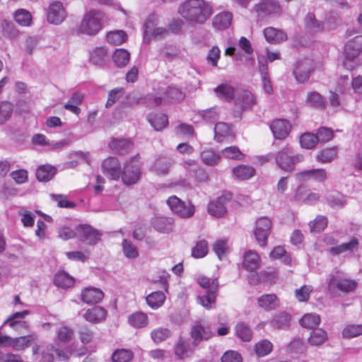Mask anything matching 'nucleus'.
Masks as SVG:
<instances>
[{
	"label": "nucleus",
	"instance_id": "1",
	"mask_svg": "<svg viewBox=\"0 0 362 362\" xmlns=\"http://www.w3.org/2000/svg\"><path fill=\"white\" fill-rule=\"evenodd\" d=\"M178 13L190 25H203L212 16L214 7L205 0H187L179 6Z\"/></svg>",
	"mask_w": 362,
	"mask_h": 362
},
{
	"label": "nucleus",
	"instance_id": "2",
	"mask_svg": "<svg viewBox=\"0 0 362 362\" xmlns=\"http://www.w3.org/2000/svg\"><path fill=\"white\" fill-rule=\"evenodd\" d=\"M104 22L103 12L90 9L84 14L78 25V32L89 36L96 35L102 29Z\"/></svg>",
	"mask_w": 362,
	"mask_h": 362
},
{
	"label": "nucleus",
	"instance_id": "3",
	"mask_svg": "<svg viewBox=\"0 0 362 362\" xmlns=\"http://www.w3.org/2000/svg\"><path fill=\"white\" fill-rule=\"evenodd\" d=\"M304 157L302 154L295 153L292 147L286 145L276 153L275 162L277 166L288 173L295 170V166L297 163L303 160Z\"/></svg>",
	"mask_w": 362,
	"mask_h": 362
},
{
	"label": "nucleus",
	"instance_id": "4",
	"mask_svg": "<svg viewBox=\"0 0 362 362\" xmlns=\"http://www.w3.org/2000/svg\"><path fill=\"white\" fill-rule=\"evenodd\" d=\"M139 154L132 157L123 165L121 171V179L124 185L131 186L136 184L141 179V163L138 160Z\"/></svg>",
	"mask_w": 362,
	"mask_h": 362
},
{
	"label": "nucleus",
	"instance_id": "5",
	"mask_svg": "<svg viewBox=\"0 0 362 362\" xmlns=\"http://www.w3.org/2000/svg\"><path fill=\"white\" fill-rule=\"evenodd\" d=\"M357 286L358 283L355 280L343 278L336 272L329 276L327 290L329 293L336 296L339 291L344 293L353 292Z\"/></svg>",
	"mask_w": 362,
	"mask_h": 362
},
{
	"label": "nucleus",
	"instance_id": "6",
	"mask_svg": "<svg viewBox=\"0 0 362 362\" xmlns=\"http://www.w3.org/2000/svg\"><path fill=\"white\" fill-rule=\"evenodd\" d=\"M362 52V35H357L349 40L344 47V66L349 70L354 69L357 64L355 59Z\"/></svg>",
	"mask_w": 362,
	"mask_h": 362
},
{
	"label": "nucleus",
	"instance_id": "7",
	"mask_svg": "<svg viewBox=\"0 0 362 362\" xmlns=\"http://www.w3.org/2000/svg\"><path fill=\"white\" fill-rule=\"evenodd\" d=\"M165 94L164 98L148 95L146 97L148 105L156 107L166 103H175L182 100L185 97V94L182 89L174 85L169 86Z\"/></svg>",
	"mask_w": 362,
	"mask_h": 362
},
{
	"label": "nucleus",
	"instance_id": "8",
	"mask_svg": "<svg viewBox=\"0 0 362 362\" xmlns=\"http://www.w3.org/2000/svg\"><path fill=\"white\" fill-rule=\"evenodd\" d=\"M253 10L259 18H276L282 13V8L277 0H260Z\"/></svg>",
	"mask_w": 362,
	"mask_h": 362
},
{
	"label": "nucleus",
	"instance_id": "9",
	"mask_svg": "<svg viewBox=\"0 0 362 362\" xmlns=\"http://www.w3.org/2000/svg\"><path fill=\"white\" fill-rule=\"evenodd\" d=\"M167 204L172 211L181 218H188L194 214V206L191 202H185L176 196L170 197Z\"/></svg>",
	"mask_w": 362,
	"mask_h": 362
},
{
	"label": "nucleus",
	"instance_id": "10",
	"mask_svg": "<svg viewBox=\"0 0 362 362\" xmlns=\"http://www.w3.org/2000/svg\"><path fill=\"white\" fill-rule=\"evenodd\" d=\"M102 237V233L88 224H81L77 226V238L88 245H95Z\"/></svg>",
	"mask_w": 362,
	"mask_h": 362
},
{
	"label": "nucleus",
	"instance_id": "11",
	"mask_svg": "<svg viewBox=\"0 0 362 362\" xmlns=\"http://www.w3.org/2000/svg\"><path fill=\"white\" fill-rule=\"evenodd\" d=\"M232 198L230 192H224L215 200L211 201L208 204V212L212 216L220 218L225 216L227 213L226 204H228Z\"/></svg>",
	"mask_w": 362,
	"mask_h": 362
},
{
	"label": "nucleus",
	"instance_id": "12",
	"mask_svg": "<svg viewBox=\"0 0 362 362\" xmlns=\"http://www.w3.org/2000/svg\"><path fill=\"white\" fill-rule=\"evenodd\" d=\"M272 221L264 216L258 218L256 221V226L254 234L258 244L261 247H265L267 245V239L271 233Z\"/></svg>",
	"mask_w": 362,
	"mask_h": 362
},
{
	"label": "nucleus",
	"instance_id": "13",
	"mask_svg": "<svg viewBox=\"0 0 362 362\" xmlns=\"http://www.w3.org/2000/svg\"><path fill=\"white\" fill-rule=\"evenodd\" d=\"M103 174L109 179L118 180L121 176V165L115 157H109L102 163Z\"/></svg>",
	"mask_w": 362,
	"mask_h": 362
},
{
	"label": "nucleus",
	"instance_id": "14",
	"mask_svg": "<svg viewBox=\"0 0 362 362\" xmlns=\"http://www.w3.org/2000/svg\"><path fill=\"white\" fill-rule=\"evenodd\" d=\"M313 63L309 59H304L296 62L293 69V75L298 83L307 81L313 71Z\"/></svg>",
	"mask_w": 362,
	"mask_h": 362
},
{
	"label": "nucleus",
	"instance_id": "15",
	"mask_svg": "<svg viewBox=\"0 0 362 362\" xmlns=\"http://www.w3.org/2000/svg\"><path fill=\"white\" fill-rule=\"evenodd\" d=\"M66 11L59 1L52 2L47 13V20L49 23L59 25L64 21L66 18Z\"/></svg>",
	"mask_w": 362,
	"mask_h": 362
},
{
	"label": "nucleus",
	"instance_id": "16",
	"mask_svg": "<svg viewBox=\"0 0 362 362\" xmlns=\"http://www.w3.org/2000/svg\"><path fill=\"white\" fill-rule=\"evenodd\" d=\"M196 346L192 344L189 339L180 337L174 347L175 354L180 360L185 359L194 353Z\"/></svg>",
	"mask_w": 362,
	"mask_h": 362
},
{
	"label": "nucleus",
	"instance_id": "17",
	"mask_svg": "<svg viewBox=\"0 0 362 362\" xmlns=\"http://www.w3.org/2000/svg\"><path fill=\"white\" fill-rule=\"evenodd\" d=\"M291 125L286 119H276L270 124V129L276 139H284L291 131Z\"/></svg>",
	"mask_w": 362,
	"mask_h": 362
},
{
	"label": "nucleus",
	"instance_id": "18",
	"mask_svg": "<svg viewBox=\"0 0 362 362\" xmlns=\"http://www.w3.org/2000/svg\"><path fill=\"white\" fill-rule=\"evenodd\" d=\"M214 335L209 327L196 325L191 329L190 336L193 339L192 344L197 346L202 340H207Z\"/></svg>",
	"mask_w": 362,
	"mask_h": 362
},
{
	"label": "nucleus",
	"instance_id": "19",
	"mask_svg": "<svg viewBox=\"0 0 362 362\" xmlns=\"http://www.w3.org/2000/svg\"><path fill=\"white\" fill-rule=\"evenodd\" d=\"M104 298L103 292L97 288H85L81 293V300L87 304H96Z\"/></svg>",
	"mask_w": 362,
	"mask_h": 362
},
{
	"label": "nucleus",
	"instance_id": "20",
	"mask_svg": "<svg viewBox=\"0 0 362 362\" xmlns=\"http://www.w3.org/2000/svg\"><path fill=\"white\" fill-rule=\"evenodd\" d=\"M325 199L332 208H343L347 204V197L336 190L327 192Z\"/></svg>",
	"mask_w": 362,
	"mask_h": 362
},
{
	"label": "nucleus",
	"instance_id": "21",
	"mask_svg": "<svg viewBox=\"0 0 362 362\" xmlns=\"http://www.w3.org/2000/svg\"><path fill=\"white\" fill-rule=\"evenodd\" d=\"M358 247V239L356 237H352L349 242L332 247L329 251L332 255L336 256L345 252H354L357 251Z\"/></svg>",
	"mask_w": 362,
	"mask_h": 362
},
{
	"label": "nucleus",
	"instance_id": "22",
	"mask_svg": "<svg viewBox=\"0 0 362 362\" xmlns=\"http://www.w3.org/2000/svg\"><path fill=\"white\" fill-rule=\"evenodd\" d=\"M151 225L160 233H169L173 229L174 219L171 217L157 216L152 218Z\"/></svg>",
	"mask_w": 362,
	"mask_h": 362
},
{
	"label": "nucleus",
	"instance_id": "23",
	"mask_svg": "<svg viewBox=\"0 0 362 362\" xmlns=\"http://www.w3.org/2000/svg\"><path fill=\"white\" fill-rule=\"evenodd\" d=\"M107 310L101 306H94L83 314L84 319L91 323H99L105 320Z\"/></svg>",
	"mask_w": 362,
	"mask_h": 362
},
{
	"label": "nucleus",
	"instance_id": "24",
	"mask_svg": "<svg viewBox=\"0 0 362 362\" xmlns=\"http://www.w3.org/2000/svg\"><path fill=\"white\" fill-rule=\"evenodd\" d=\"M296 177L300 180L313 179L317 182H322L327 179V174L325 169H311L298 173Z\"/></svg>",
	"mask_w": 362,
	"mask_h": 362
},
{
	"label": "nucleus",
	"instance_id": "25",
	"mask_svg": "<svg viewBox=\"0 0 362 362\" xmlns=\"http://www.w3.org/2000/svg\"><path fill=\"white\" fill-rule=\"evenodd\" d=\"M47 354L45 355L43 352L44 362H52L54 359L53 354L54 353L58 360L66 361L69 359L71 353L67 349H57L53 345L47 346Z\"/></svg>",
	"mask_w": 362,
	"mask_h": 362
},
{
	"label": "nucleus",
	"instance_id": "26",
	"mask_svg": "<svg viewBox=\"0 0 362 362\" xmlns=\"http://www.w3.org/2000/svg\"><path fill=\"white\" fill-rule=\"evenodd\" d=\"M305 30L310 34H316L324 30V23L318 21L312 13H308L304 20Z\"/></svg>",
	"mask_w": 362,
	"mask_h": 362
},
{
	"label": "nucleus",
	"instance_id": "27",
	"mask_svg": "<svg viewBox=\"0 0 362 362\" xmlns=\"http://www.w3.org/2000/svg\"><path fill=\"white\" fill-rule=\"evenodd\" d=\"M173 162L171 158L165 156L157 158L151 167L153 172L158 175H165L168 173Z\"/></svg>",
	"mask_w": 362,
	"mask_h": 362
},
{
	"label": "nucleus",
	"instance_id": "28",
	"mask_svg": "<svg viewBox=\"0 0 362 362\" xmlns=\"http://www.w3.org/2000/svg\"><path fill=\"white\" fill-rule=\"evenodd\" d=\"M306 103L313 108L317 110H325L327 107V100L317 91H310L308 93Z\"/></svg>",
	"mask_w": 362,
	"mask_h": 362
},
{
	"label": "nucleus",
	"instance_id": "29",
	"mask_svg": "<svg viewBox=\"0 0 362 362\" xmlns=\"http://www.w3.org/2000/svg\"><path fill=\"white\" fill-rule=\"evenodd\" d=\"M110 148L119 154L128 153L133 148V143L129 139H112Z\"/></svg>",
	"mask_w": 362,
	"mask_h": 362
},
{
	"label": "nucleus",
	"instance_id": "30",
	"mask_svg": "<svg viewBox=\"0 0 362 362\" xmlns=\"http://www.w3.org/2000/svg\"><path fill=\"white\" fill-rule=\"evenodd\" d=\"M266 40L270 43H281L287 39V35L281 30L269 27L264 30Z\"/></svg>",
	"mask_w": 362,
	"mask_h": 362
},
{
	"label": "nucleus",
	"instance_id": "31",
	"mask_svg": "<svg viewBox=\"0 0 362 362\" xmlns=\"http://www.w3.org/2000/svg\"><path fill=\"white\" fill-rule=\"evenodd\" d=\"M243 267L247 271L253 272L257 269L260 265L259 255L252 250L246 252L244 255Z\"/></svg>",
	"mask_w": 362,
	"mask_h": 362
},
{
	"label": "nucleus",
	"instance_id": "32",
	"mask_svg": "<svg viewBox=\"0 0 362 362\" xmlns=\"http://www.w3.org/2000/svg\"><path fill=\"white\" fill-rule=\"evenodd\" d=\"M233 175L239 180H246L255 175V169L249 165H238L233 168Z\"/></svg>",
	"mask_w": 362,
	"mask_h": 362
},
{
	"label": "nucleus",
	"instance_id": "33",
	"mask_svg": "<svg viewBox=\"0 0 362 362\" xmlns=\"http://www.w3.org/2000/svg\"><path fill=\"white\" fill-rule=\"evenodd\" d=\"M218 288V283L215 281L211 290H206V293L202 296H198L199 303L206 308H211V303L216 300V293Z\"/></svg>",
	"mask_w": 362,
	"mask_h": 362
},
{
	"label": "nucleus",
	"instance_id": "34",
	"mask_svg": "<svg viewBox=\"0 0 362 362\" xmlns=\"http://www.w3.org/2000/svg\"><path fill=\"white\" fill-rule=\"evenodd\" d=\"M255 103L254 95L248 90L243 91L235 100L236 105L240 106L243 110L251 109Z\"/></svg>",
	"mask_w": 362,
	"mask_h": 362
},
{
	"label": "nucleus",
	"instance_id": "35",
	"mask_svg": "<svg viewBox=\"0 0 362 362\" xmlns=\"http://www.w3.org/2000/svg\"><path fill=\"white\" fill-rule=\"evenodd\" d=\"M57 170L51 165H42L36 170V177L40 182H48L56 175Z\"/></svg>",
	"mask_w": 362,
	"mask_h": 362
},
{
	"label": "nucleus",
	"instance_id": "36",
	"mask_svg": "<svg viewBox=\"0 0 362 362\" xmlns=\"http://www.w3.org/2000/svg\"><path fill=\"white\" fill-rule=\"evenodd\" d=\"M233 15L228 11L217 14L213 19V25L218 30L228 28L232 22Z\"/></svg>",
	"mask_w": 362,
	"mask_h": 362
},
{
	"label": "nucleus",
	"instance_id": "37",
	"mask_svg": "<svg viewBox=\"0 0 362 362\" xmlns=\"http://www.w3.org/2000/svg\"><path fill=\"white\" fill-rule=\"evenodd\" d=\"M257 303L259 307L265 310H271L276 308L279 306V301L275 294H264L261 296Z\"/></svg>",
	"mask_w": 362,
	"mask_h": 362
},
{
	"label": "nucleus",
	"instance_id": "38",
	"mask_svg": "<svg viewBox=\"0 0 362 362\" xmlns=\"http://www.w3.org/2000/svg\"><path fill=\"white\" fill-rule=\"evenodd\" d=\"M29 314L28 310H23L21 312H16L8 317L4 322V325L8 323L9 326L12 328H18V327H27V323L25 321L18 320L20 319H23L26 315Z\"/></svg>",
	"mask_w": 362,
	"mask_h": 362
},
{
	"label": "nucleus",
	"instance_id": "39",
	"mask_svg": "<svg viewBox=\"0 0 362 362\" xmlns=\"http://www.w3.org/2000/svg\"><path fill=\"white\" fill-rule=\"evenodd\" d=\"M291 315L286 312L276 314L270 322L272 327L276 329H286L290 326Z\"/></svg>",
	"mask_w": 362,
	"mask_h": 362
},
{
	"label": "nucleus",
	"instance_id": "40",
	"mask_svg": "<svg viewBox=\"0 0 362 362\" xmlns=\"http://www.w3.org/2000/svg\"><path fill=\"white\" fill-rule=\"evenodd\" d=\"M83 99V95L78 91L74 92L69 101L64 105V107L71 112L78 115L81 109L78 105H81Z\"/></svg>",
	"mask_w": 362,
	"mask_h": 362
},
{
	"label": "nucleus",
	"instance_id": "41",
	"mask_svg": "<svg viewBox=\"0 0 362 362\" xmlns=\"http://www.w3.org/2000/svg\"><path fill=\"white\" fill-rule=\"evenodd\" d=\"M158 25V20L154 14L148 16L144 24V40L146 43L151 41V35L154 31Z\"/></svg>",
	"mask_w": 362,
	"mask_h": 362
},
{
	"label": "nucleus",
	"instance_id": "42",
	"mask_svg": "<svg viewBox=\"0 0 362 362\" xmlns=\"http://www.w3.org/2000/svg\"><path fill=\"white\" fill-rule=\"evenodd\" d=\"M128 322L134 328H143L147 326L148 318L144 313L136 312L129 316Z\"/></svg>",
	"mask_w": 362,
	"mask_h": 362
},
{
	"label": "nucleus",
	"instance_id": "43",
	"mask_svg": "<svg viewBox=\"0 0 362 362\" xmlns=\"http://www.w3.org/2000/svg\"><path fill=\"white\" fill-rule=\"evenodd\" d=\"M148 122L156 131H160L168 124V117L165 114L150 115L148 117Z\"/></svg>",
	"mask_w": 362,
	"mask_h": 362
},
{
	"label": "nucleus",
	"instance_id": "44",
	"mask_svg": "<svg viewBox=\"0 0 362 362\" xmlns=\"http://www.w3.org/2000/svg\"><path fill=\"white\" fill-rule=\"evenodd\" d=\"M54 283L58 287L66 288L74 286V279L67 273L59 272L54 276Z\"/></svg>",
	"mask_w": 362,
	"mask_h": 362
},
{
	"label": "nucleus",
	"instance_id": "45",
	"mask_svg": "<svg viewBox=\"0 0 362 362\" xmlns=\"http://www.w3.org/2000/svg\"><path fill=\"white\" fill-rule=\"evenodd\" d=\"M327 333L325 329H314L308 341L312 346H320L327 341Z\"/></svg>",
	"mask_w": 362,
	"mask_h": 362
},
{
	"label": "nucleus",
	"instance_id": "46",
	"mask_svg": "<svg viewBox=\"0 0 362 362\" xmlns=\"http://www.w3.org/2000/svg\"><path fill=\"white\" fill-rule=\"evenodd\" d=\"M165 296L163 292L162 291H155L151 293H150L147 297L146 298V300L147 304L152 308V309H158L165 302Z\"/></svg>",
	"mask_w": 362,
	"mask_h": 362
},
{
	"label": "nucleus",
	"instance_id": "47",
	"mask_svg": "<svg viewBox=\"0 0 362 362\" xmlns=\"http://www.w3.org/2000/svg\"><path fill=\"white\" fill-rule=\"evenodd\" d=\"M216 95L226 101H230L234 98L235 90L228 84H221L214 89Z\"/></svg>",
	"mask_w": 362,
	"mask_h": 362
},
{
	"label": "nucleus",
	"instance_id": "48",
	"mask_svg": "<svg viewBox=\"0 0 362 362\" xmlns=\"http://www.w3.org/2000/svg\"><path fill=\"white\" fill-rule=\"evenodd\" d=\"M134 358V353L127 349H116L112 354V362H130Z\"/></svg>",
	"mask_w": 362,
	"mask_h": 362
},
{
	"label": "nucleus",
	"instance_id": "49",
	"mask_svg": "<svg viewBox=\"0 0 362 362\" xmlns=\"http://www.w3.org/2000/svg\"><path fill=\"white\" fill-rule=\"evenodd\" d=\"M320 317L317 314H305L302 318L300 320V324L302 327L314 329H315L320 323Z\"/></svg>",
	"mask_w": 362,
	"mask_h": 362
},
{
	"label": "nucleus",
	"instance_id": "50",
	"mask_svg": "<svg viewBox=\"0 0 362 362\" xmlns=\"http://www.w3.org/2000/svg\"><path fill=\"white\" fill-rule=\"evenodd\" d=\"M259 64L260 66V73L262 76V81L264 90L267 94L271 95L273 93V87L272 81L269 77L267 65L266 64H262L259 59Z\"/></svg>",
	"mask_w": 362,
	"mask_h": 362
},
{
	"label": "nucleus",
	"instance_id": "51",
	"mask_svg": "<svg viewBox=\"0 0 362 362\" xmlns=\"http://www.w3.org/2000/svg\"><path fill=\"white\" fill-rule=\"evenodd\" d=\"M130 54L124 49H117L112 55V59L118 67L125 66L129 61Z\"/></svg>",
	"mask_w": 362,
	"mask_h": 362
},
{
	"label": "nucleus",
	"instance_id": "52",
	"mask_svg": "<svg viewBox=\"0 0 362 362\" xmlns=\"http://www.w3.org/2000/svg\"><path fill=\"white\" fill-rule=\"evenodd\" d=\"M236 336L243 341H250L252 337V332L250 327L244 323H238L235 326Z\"/></svg>",
	"mask_w": 362,
	"mask_h": 362
},
{
	"label": "nucleus",
	"instance_id": "53",
	"mask_svg": "<svg viewBox=\"0 0 362 362\" xmlns=\"http://www.w3.org/2000/svg\"><path fill=\"white\" fill-rule=\"evenodd\" d=\"M273 344L267 339H262L258 341L254 347L256 355L259 357L267 356L271 353Z\"/></svg>",
	"mask_w": 362,
	"mask_h": 362
},
{
	"label": "nucleus",
	"instance_id": "54",
	"mask_svg": "<svg viewBox=\"0 0 362 362\" xmlns=\"http://www.w3.org/2000/svg\"><path fill=\"white\" fill-rule=\"evenodd\" d=\"M198 115L206 122L214 123L218 119L219 111L217 107H213L209 109L199 110L198 112Z\"/></svg>",
	"mask_w": 362,
	"mask_h": 362
},
{
	"label": "nucleus",
	"instance_id": "55",
	"mask_svg": "<svg viewBox=\"0 0 362 362\" xmlns=\"http://www.w3.org/2000/svg\"><path fill=\"white\" fill-rule=\"evenodd\" d=\"M318 142L317 135L312 133H304L300 137V144L303 148L311 149L314 148Z\"/></svg>",
	"mask_w": 362,
	"mask_h": 362
},
{
	"label": "nucleus",
	"instance_id": "56",
	"mask_svg": "<svg viewBox=\"0 0 362 362\" xmlns=\"http://www.w3.org/2000/svg\"><path fill=\"white\" fill-rule=\"evenodd\" d=\"M230 134V126L225 122L216 123L214 127V137L218 141H221L224 137Z\"/></svg>",
	"mask_w": 362,
	"mask_h": 362
},
{
	"label": "nucleus",
	"instance_id": "57",
	"mask_svg": "<svg viewBox=\"0 0 362 362\" xmlns=\"http://www.w3.org/2000/svg\"><path fill=\"white\" fill-rule=\"evenodd\" d=\"M172 335V332L169 329L159 327L153 329L151 333L152 340L156 343H160L167 339L170 338Z\"/></svg>",
	"mask_w": 362,
	"mask_h": 362
},
{
	"label": "nucleus",
	"instance_id": "58",
	"mask_svg": "<svg viewBox=\"0 0 362 362\" xmlns=\"http://www.w3.org/2000/svg\"><path fill=\"white\" fill-rule=\"evenodd\" d=\"M127 39V35L123 30L112 31L107 34V40L109 43L119 45Z\"/></svg>",
	"mask_w": 362,
	"mask_h": 362
},
{
	"label": "nucleus",
	"instance_id": "59",
	"mask_svg": "<svg viewBox=\"0 0 362 362\" xmlns=\"http://www.w3.org/2000/svg\"><path fill=\"white\" fill-rule=\"evenodd\" d=\"M15 21L22 26H29L32 22L30 13L25 9H18L14 13Z\"/></svg>",
	"mask_w": 362,
	"mask_h": 362
},
{
	"label": "nucleus",
	"instance_id": "60",
	"mask_svg": "<svg viewBox=\"0 0 362 362\" xmlns=\"http://www.w3.org/2000/svg\"><path fill=\"white\" fill-rule=\"evenodd\" d=\"M337 156V148L336 147L325 148L322 150L317 156L316 158L319 162L325 163H329Z\"/></svg>",
	"mask_w": 362,
	"mask_h": 362
},
{
	"label": "nucleus",
	"instance_id": "61",
	"mask_svg": "<svg viewBox=\"0 0 362 362\" xmlns=\"http://www.w3.org/2000/svg\"><path fill=\"white\" fill-rule=\"evenodd\" d=\"M107 55V49L105 47H97L91 53L90 61L95 65L100 66L104 64Z\"/></svg>",
	"mask_w": 362,
	"mask_h": 362
},
{
	"label": "nucleus",
	"instance_id": "62",
	"mask_svg": "<svg viewBox=\"0 0 362 362\" xmlns=\"http://www.w3.org/2000/svg\"><path fill=\"white\" fill-rule=\"evenodd\" d=\"M362 334V324L348 325L342 330L343 338L350 339Z\"/></svg>",
	"mask_w": 362,
	"mask_h": 362
},
{
	"label": "nucleus",
	"instance_id": "63",
	"mask_svg": "<svg viewBox=\"0 0 362 362\" xmlns=\"http://www.w3.org/2000/svg\"><path fill=\"white\" fill-rule=\"evenodd\" d=\"M327 226V219L323 216H317L315 220L309 223V228L311 233H320Z\"/></svg>",
	"mask_w": 362,
	"mask_h": 362
},
{
	"label": "nucleus",
	"instance_id": "64",
	"mask_svg": "<svg viewBox=\"0 0 362 362\" xmlns=\"http://www.w3.org/2000/svg\"><path fill=\"white\" fill-rule=\"evenodd\" d=\"M201 157L202 161L208 165H214L220 160V155L215 153L212 149L203 151Z\"/></svg>",
	"mask_w": 362,
	"mask_h": 362
}]
</instances>
